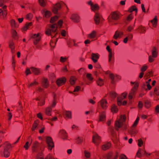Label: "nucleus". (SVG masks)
Returning <instances> with one entry per match:
<instances>
[{
  "label": "nucleus",
  "instance_id": "1",
  "mask_svg": "<svg viewBox=\"0 0 159 159\" xmlns=\"http://www.w3.org/2000/svg\"><path fill=\"white\" fill-rule=\"evenodd\" d=\"M126 119V117L125 115L120 116L119 119L116 121L115 123V128L116 130H118L119 129L122 127Z\"/></svg>",
  "mask_w": 159,
  "mask_h": 159
},
{
  "label": "nucleus",
  "instance_id": "2",
  "mask_svg": "<svg viewBox=\"0 0 159 159\" xmlns=\"http://www.w3.org/2000/svg\"><path fill=\"white\" fill-rule=\"evenodd\" d=\"M46 141L49 149L51 150L54 147V144L52 138L50 137H47L46 138Z\"/></svg>",
  "mask_w": 159,
  "mask_h": 159
},
{
  "label": "nucleus",
  "instance_id": "3",
  "mask_svg": "<svg viewBox=\"0 0 159 159\" xmlns=\"http://www.w3.org/2000/svg\"><path fill=\"white\" fill-rule=\"evenodd\" d=\"M101 140L100 137L97 134H96L93 137V142L97 146L98 145Z\"/></svg>",
  "mask_w": 159,
  "mask_h": 159
},
{
  "label": "nucleus",
  "instance_id": "4",
  "mask_svg": "<svg viewBox=\"0 0 159 159\" xmlns=\"http://www.w3.org/2000/svg\"><path fill=\"white\" fill-rule=\"evenodd\" d=\"M40 34H34L32 37V38L35 39V41L34 42V44H36L38 43L40 41L41 39V37L40 36Z\"/></svg>",
  "mask_w": 159,
  "mask_h": 159
},
{
  "label": "nucleus",
  "instance_id": "5",
  "mask_svg": "<svg viewBox=\"0 0 159 159\" xmlns=\"http://www.w3.org/2000/svg\"><path fill=\"white\" fill-rule=\"evenodd\" d=\"M66 81V79L65 77L59 78L57 80L56 83L58 86H60L64 84Z\"/></svg>",
  "mask_w": 159,
  "mask_h": 159
},
{
  "label": "nucleus",
  "instance_id": "6",
  "mask_svg": "<svg viewBox=\"0 0 159 159\" xmlns=\"http://www.w3.org/2000/svg\"><path fill=\"white\" fill-rule=\"evenodd\" d=\"M107 101L104 99H102L99 102L102 108L104 109H106L107 107Z\"/></svg>",
  "mask_w": 159,
  "mask_h": 159
},
{
  "label": "nucleus",
  "instance_id": "7",
  "mask_svg": "<svg viewBox=\"0 0 159 159\" xmlns=\"http://www.w3.org/2000/svg\"><path fill=\"white\" fill-rule=\"evenodd\" d=\"M41 83L42 86L44 88H47L49 86V82L47 78H43Z\"/></svg>",
  "mask_w": 159,
  "mask_h": 159
},
{
  "label": "nucleus",
  "instance_id": "8",
  "mask_svg": "<svg viewBox=\"0 0 159 159\" xmlns=\"http://www.w3.org/2000/svg\"><path fill=\"white\" fill-rule=\"evenodd\" d=\"M102 17L98 13H96L94 16V20L96 25H98Z\"/></svg>",
  "mask_w": 159,
  "mask_h": 159
},
{
  "label": "nucleus",
  "instance_id": "9",
  "mask_svg": "<svg viewBox=\"0 0 159 159\" xmlns=\"http://www.w3.org/2000/svg\"><path fill=\"white\" fill-rule=\"evenodd\" d=\"M111 19L114 20H116L119 18V14L116 12H114L111 14L110 16Z\"/></svg>",
  "mask_w": 159,
  "mask_h": 159
},
{
  "label": "nucleus",
  "instance_id": "10",
  "mask_svg": "<svg viewBox=\"0 0 159 159\" xmlns=\"http://www.w3.org/2000/svg\"><path fill=\"white\" fill-rule=\"evenodd\" d=\"M91 59L94 63H96L99 58V56L98 54L92 53L91 54Z\"/></svg>",
  "mask_w": 159,
  "mask_h": 159
},
{
  "label": "nucleus",
  "instance_id": "11",
  "mask_svg": "<svg viewBox=\"0 0 159 159\" xmlns=\"http://www.w3.org/2000/svg\"><path fill=\"white\" fill-rule=\"evenodd\" d=\"M70 19L75 22H78L80 21L79 17L77 14L72 15L70 17Z\"/></svg>",
  "mask_w": 159,
  "mask_h": 159
},
{
  "label": "nucleus",
  "instance_id": "12",
  "mask_svg": "<svg viewBox=\"0 0 159 159\" xmlns=\"http://www.w3.org/2000/svg\"><path fill=\"white\" fill-rule=\"evenodd\" d=\"M10 24L11 27L13 29H16L19 27L18 23L13 19H12L10 21Z\"/></svg>",
  "mask_w": 159,
  "mask_h": 159
},
{
  "label": "nucleus",
  "instance_id": "13",
  "mask_svg": "<svg viewBox=\"0 0 159 159\" xmlns=\"http://www.w3.org/2000/svg\"><path fill=\"white\" fill-rule=\"evenodd\" d=\"M111 146V144L110 143H108L102 145V150L106 151L110 148Z\"/></svg>",
  "mask_w": 159,
  "mask_h": 159
},
{
  "label": "nucleus",
  "instance_id": "14",
  "mask_svg": "<svg viewBox=\"0 0 159 159\" xmlns=\"http://www.w3.org/2000/svg\"><path fill=\"white\" fill-rule=\"evenodd\" d=\"M157 21L158 19L157 16H155L154 18L151 20V22L152 23L153 27H156L157 24Z\"/></svg>",
  "mask_w": 159,
  "mask_h": 159
},
{
  "label": "nucleus",
  "instance_id": "15",
  "mask_svg": "<svg viewBox=\"0 0 159 159\" xmlns=\"http://www.w3.org/2000/svg\"><path fill=\"white\" fill-rule=\"evenodd\" d=\"M152 56L154 58H156L157 57L158 55V52L157 51V48L155 47L153 48L152 50Z\"/></svg>",
  "mask_w": 159,
  "mask_h": 159
},
{
  "label": "nucleus",
  "instance_id": "16",
  "mask_svg": "<svg viewBox=\"0 0 159 159\" xmlns=\"http://www.w3.org/2000/svg\"><path fill=\"white\" fill-rule=\"evenodd\" d=\"M31 69L33 73L35 75H38L40 74L39 70L34 67H31Z\"/></svg>",
  "mask_w": 159,
  "mask_h": 159
},
{
  "label": "nucleus",
  "instance_id": "17",
  "mask_svg": "<svg viewBox=\"0 0 159 159\" xmlns=\"http://www.w3.org/2000/svg\"><path fill=\"white\" fill-rule=\"evenodd\" d=\"M144 105L146 108L149 109L151 106V102L148 100H146L144 102Z\"/></svg>",
  "mask_w": 159,
  "mask_h": 159
},
{
  "label": "nucleus",
  "instance_id": "18",
  "mask_svg": "<svg viewBox=\"0 0 159 159\" xmlns=\"http://www.w3.org/2000/svg\"><path fill=\"white\" fill-rule=\"evenodd\" d=\"M50 28H51V30L52 32H55L57 30V26L56 24H53L51 25Z\"/></svg>",
  "mask_w": 159,
  "mask_h": 159
},
{
  "label": "nucleus",
  "instance_id": "19",
  "mask_svg": "<svg viewBox=\"0 0 159 159\" xmlns=\"http://www.w3.org/2000/svg\"><path fill=\"white\" fill-rule=\"evenodd\" d=\"M52 111L51 107H47L46 108L45 110V113L46 115L49 116H51V112Z\"/></svg>",
  "mask_w": 159,
  "mask_h": 159
},
{
  "label": "nucleus",
  "instance_id": "20",
  "mask_svg": "<svg viewBox=\"0 0 159 159\" xmlns=\"http://www.w3.org/2000/svg\"><path fill=\"white\" fill-rule=\"evenodd\" d=\"M91 9L92 11H95L99 9V7L98 5L97 4H93L91 5Z\"/></svg>",
  "mask_w": 159,
  "mask_h": 159
},
{
  "label": "nucleus",
  "instance_id": "21",
  "mask_svg": "<svg viewBox=\"0 0 159 159\" xmlns=\"http://www.w3.org/2000/svg\"><path fill=\"white\" fill-rule=\"evenodd\" d=\"M96 34V32L95 31H93L92 32L88 35V36L89 38L93 39L95 38Z\"/></svg>",
  "mask_w": 159,
  "mask_h": 159
},
{
  "label": "nucleus",
  "instance_id": "22",
  "mask_svg": "<svg viewBox=\"0 0 159 159\" xmlns=\"http://www.w3.org/2000/svg\"><path fill=\"white\" fill-rule=\"evenodd\" d=\"M3 154L4 156L6 157H8L10 156V153L6 148H4L3 151Z\"/></svg>",
  "mask_w": 159,
  "mask_h": 159
},
{
  "label": "nucleus",
  "instance_id": "23",
  "mask_svg": "<svg viewBox=\"0 0 159 159\" xmlns=\"http://www.w3.org/2000/svg\"><path fill=\"white\" fill-rule=\"evenodd\" d=\"M135 90L134 89H132L129 93V100H131L133 98V96L134 95L135 93Z\"/></svg>",
  "mask_w": 159,
  "mask_h": 159
},
{
  "label": "nucleus",
  "instance_id": "24",
  "mask_svg": "<svg viewBox=\"0 0 159 159\" xmlns=\"http://www.w3.org/2000/svg\"><path fill=\"white\" fill-rule=\"evenodd\" d=\"M38 125V120H36L34 121L33 125L31 129L32 131H34L36 127H37Z\"/></svg>",
  "mask_w": 159,
  "mask_h": 159
},
{
  "label": "nucleus",
  "instance_id": "25",
  "mask_svg": "<svg viewBox=\"0 0 159 159\" xmlns=\"http://www.w3.org/2000/svg\"><path fill=\"white\" fill-rule=\"evenodd\" d=\"M84 155L85 157L87 158H89L91 156L90 153L87 151L85 150L84 152Z\"/></svg>",
  "mask_w": 159,
  "mask_h": 159
},
{
  "label": "nucleus",
  "instance_id": "26",
  "mask_svg": "<svg viewBox=\"0 0 159 159\" xmlns=\"http://www.w3.org/2000/svg\"><path fill=\"white\" fill-rule=\"evenodd\" d=\"M11 33L12 35V37L14 39H16L18 37V34L16 31L14 29L12 30Z\"/></svg>",
  "mask_w": 159,
  "mask_h": 159
},
{
  "label": "nucleus",
  "instance_id": "27",
  "mask_svg": "<svg viewBox=\"0 0 159 159\" xmlns=\"http://www.w3.org/2000/svg\"><path fill=\"white\" fill-rule=\"evenodd\" d=\"M135 11L136 13L137 12V9L135 6H132L129 10L128 11L129 12H131L133 11Z\"/></svg>",
  "mask_w": 159,
  "mask_h": 159
},
{
  "label": "nucleus",
  "instance_id": "28",
  "mask_svg": "<svg viewBox=\"0 0 159 159\" xmlns=\"http://www.w3.org/2000/svg\"><path fill=\"white\" fill-rule=\"evenodd\" d=\"M84 139L82 138L78 137L76 140V142L77 144H81L83 142Z\"/></svg>",
  "mask_w": 159,
  "mask_h": 159
},
{
  "label": "nucleus",
  "instance_id": "29",
  "mask_svg": "<svg viewBox=\"0 0 159 159\" xmlns=\"http://www.w3.org/2000/svg\"><path fill=\"white\" fill-rule=\"evenodd\" d=\"M106 116L104 113H102L100 115L99 121H104L105 119Z\"/></svg>",
  "mask_w": 159,
  "mask_h": 159
},
{
  "label": "nucleus",
  "instance_id": "30",
  "mask_svg": "<svg viewBox=\"0 0 159 159\" xmlns=\"http://www.w3.org/2000/svg\"><path fill=\"white\" fill-rule=\"evenodd\" d=\"M65 115L68 118L70 119L71 118V113L70 111H66Z\"/></svg>",
  "mask_w": 159,
  "mask_h": 159
},
{
  "label": "nucleus",
  "instance_id": "31",
  "mask_svg": "<svg viewBox=\"0 0 159 159\" xmlns=\"http://www.w3.org/2000/svg\"><path fill=\"white\" fill-rule=\"evenodd\" d=\"M97 84L98 85L102 86L103 84V81L102 80L99 78L98 80L97 81Z\"/></svg>",
  "mask_w": 159,
  "mask_h": 159
},
{
  "label": "nucleus",
  "instance_id": "32",
  "mask_svg": "<svg viewBox=\"0 0 159 159\" xmlns=\"http://www.w3.org/2000/svg\"><path fill=\"white\" fill-rule=\"evenodd\" d=\"M76 80V78L74 77H71L70 79V84L71 85H73L75 84V82Z\"/></svg>",
  "mask_w": 159,
  "mask_h": 159
},
{
  "label": "nucleus",
  "instance_id": "33",
  "mask_svg": "<svg viewBox=\"0 0 159 159\" xmlns=\"http://www.w3.org/2000/svg\"><path fill=\"white\" fill-rule=\"evenodd\" d=\"M9 47L11 49L12 51L15 48L14 43L12 41H11L9 43Z\"/></svg>",
  "mask_w": 159,
  "mask_h": 159
},
{
  "label": "nucleus",
  "instance_id": "34",
  "mask_svg": "<svg viewBox=\"0 0 159 159\" xmlns=\"http://www.w3.org/2000/svg\"><path fill=\"white\" fill-rule=\"evenodd\" d=\"M44 12L45 13L44 16L45 17L48 18L51 16V13L50 11L48 10L44 11Z\"/></svg>",
  "mask_w": 159,
  "mask_h": 159
},
{
  "label": "nucleus",
  "instance_id": "35",
  "mask_svg": "<svg viewBox=\"0 0 159 159\" xmlns=\"http://www.w3.org/2000/svg\"><path fill=\"white\" fill-rule=\"evenodd\" d=\"M58 18V17L56 16L52 17L51 19L50 22L52 23H53L57 20Z\"/></svg>",
  "mask_w": 159,
  "mask_h": 159
},
{
  "label": "nucleus",
  "instance_id": "36",
  "mask_svg": "<svg viewBox=\"0 0 159 159\" xmlns=\"http://www.w3.org/2000/svg\"><path fill=\"white\" fill-rule=\"evenodd\" d=\"M113 38L115 39H117L118 38H120L119 35V34L118 33V30H117L115 32V34L113 36Z\"/></svg>",
  "mask_w": 159,
  "mask_h": 159
},
{
  "label": "nucleus",
  "instance_id": "37",
  "mask_svg": "<svg viewBox=\"0 0 159 159\" xmlns=\"http://www.w3.org/2000/svg\"><path fill=\"white\" fill-rule=\"evenodd\" d=\"M109 77L111 80V83L113 84L114 83V80L115 79V76L114 74L112 73H110L109 74Z\"/></svg>",
  "mask_w": 159,
  "mask_h": 159
},
{
  "label": "nucleus",
  "instance_id": "38",
  "mask_svg": "<svg viewBox=\"0 0 159 159\" xmlns=\"http://www.w3.org/2000/svg\"><path fill=\"white\" fill-rule=\"evenodd\" d=\"M111 111L114 113H116L118 111V109L115 105H113L111 108Z\"/></svg>",
  "mask_w": 159,
  "mask_h": 159
},
{
  "label": "nucleus",
  "instance_id": "39",
  "mask_svg": "<svg viewBox=\"0 0 159 159\" xmlns=\"http://www.w3.org/2000/svg\"><path fill=\"white\" fill-rule=\"evenodd\" d=\"M39 4L42 7H44L45 6L46 3L44 0H39Z\"/></svg>",
  "mask_w": 159,
  "mask_h": 159
},
{
  "label": "nucleus",
  "instance_id": "40",
  "mask_svg": "<svg viewBox=\"0 0 159 159\" xmlns=\"http://www.w3.org/2000/svg\"><path fill=\"white\" fill-rule=\"evenodd\" d=\"M113 153L111 152L107 154L106 156L107 159H112L113 156Z\"/></svg>",
  "mask_w": 159,
  "mask_h": 159
},
{
  "label": "nucleus",
  "instance_id": "41",
  "mask_svg": "<svg viewBox=\"0 0 159 159\" xmlns=\"http://www.w3.org/2000/svg\"><path fill=\"white\" fill-rule=\"evenodd\" d=\"M139 120V117L138 116L136 120H135L134 124L132 126V127H135L138 124Z\"/></svg>",
  "mask_w": 159,
  "mask_h": 159
},
{
  "label": "nucleus",
  "instance_id": "42",
  "mask_svg": "<svg viewBox=\"0 0 159 159\" xmlns=\"http://www.w3.org/2000/svg\"><path fill=\"white\" fill-rule=\"evenodd\" d=\"M39 144V143L37 141H35L33 143V146L32 147L33 151H34V149L37 148Z\"/></svg>",
  "mask_w": 159,
  "mask_h": 159
},
{
  "label": "nucleus",
  "instance_id": "43",
  "mask_svg": "<svg viewBox=\"0 0 159 159\" xmlns=\"http://www.w3.org/2000/svg\"><path fill=\"white\" fill-rule=\"evenodd\" d=\"M86 77L89 81H92L93 78L92 77V75L90 74H87L86 75Z\"/></svg>",
  "mask_w": 159,
  "mask_h": 159
},
{
  "label": "nucleus",
  "instance_id": "44",
  "mask_svg": "<svg viewBox=\"0 0 159 159\" xmlns=\"http://www.w3.org/2000/svg\"><path fill=\"white\" fill-rule=\"evenodd\" d=\"M38 83L37 82L36 80H35L33 82L31 83L29 85V87H32L34 85H38Z\"/></svg>",
  "mask_w": 159,
  "mask_h": 159
},
{
  "label": "nucleus",
  "instance_id": "45",
  "mask_svg": "<svg viewBox=\"0 0 159 159\" xmlns=\"http://www.w3.org/2000/svg\"><path fill=\"white\" fill-rule=\"evenodd\" d=\"M123 100V98H121L120 97H118L117 98V104L119 106H120L121 104V102Z\"/></svg>",
  "mask_w": 159,
  "mask_h": 159
},
{
  "label": "nucleus",
  "instance_id": "46",
  "mask_svg": "<svg viewBox=\"0 0 159 159\" xmlns=\"http://www.w3.org/2000/svg\"><path fill=\"white\" fill-rule=\"evenodd\" d=\"M30 145V144H29V142L27 141L24 147L25 148V150H27L29 148Z\"/></svg>",
  "mask_w": 159,
  "mask_h": 159
},
{
  "label": "nucleus",
  "instance_id": "47",
  "mask_svg": "<svg viewBox=\"0 0 159 159\" xmlns=\"http://www.w3.org/2000/svg\"><path fill=\"white\" fill-rule=\"evenodd\" d=\"M60 132L61 134L63 135L65 138L67 137L66 133L64 130H62L60 131Z\"/></svg>",
  "mask_w": 159,
  "mask_h": 159
},
{
  "label": "nucleus",
  "instance_id": "48",
  "mask_svg": "<svg viewBox=\"0 0 159 159\" xmlns=\"http://www.w3.org/2000/svg\"><path fill=\"white\" fill-rule=\"evenodd\" d=\"M133 17L132 14H130L127 17V20L129 21H130L133 19Z\"/></svg>",
  "mask_w": 159,
  "mask_h": 159
},
{
  "label": "nucleus",
  "instance_id": "49",
  "mask_svg": "<svg viewBox=\"0 0 159 159\" xmlns=\"http://www.w3.org/2000/svg\"><path fill=\"white\" fill-rule=\"evenodd\" d=\"M52 32L50 29H48L46 31L45 34L48 35H51Z\"/></svg>",
  "mask_w": 159,
  "mask_h": 159
},
{
  "label": "nucleus",
  "instance_id": "50",
  "mask_svg": "<svg viewBox=\"0 0 159 159\" xmlns=\"http://www.w3.org/2000/svg\"><path fill=\"white\" fill-rule=\"evenodd\" d=\"M138 107L140 109L142 108L143 107V103L141 101H139L138 103Z\"/></svg>",
  "mask_w": 159,
  "mask_h": 159
},
{
  "label": "nucleus",
  "instance_id": "51",
  "mask_svg": "<svg viewBox=\"0 0 159 159\" xmlns=\"http://www.w3.org/2000/svg\"><path fill=\"white\" fill-rule=\"evenodd\" d=\"M138 145L139 147H141L142 145L143 144V141L142 139H139L138 140Z\"/></svg>",
  "mask_w": 159,
  "mask_h": 159
},
{
  "label": "nucleus",
  "instance_id": "52",
  "mask_svg": "<svg viewBox=\"0 0 159 159\" xmlns=\"http://www.w3.org/2000/svg\"><path fill=\"white\" fill-rule=\"evenodd\" d=\"M148 67L147 66H143L141 68V71L143 72L144 71H145L147 69Z\"/></svg>",
  "mask_w": 159,
  "mask_h": 159
},
{
  "label": "nucleus",
  "instance_id": "53",
  "mask_svg": "<svg viewBox=\"0 0 159 159\" xmlns=\"http://www.w3.org/2000/svg\"><path fill=\"white\" fill-rule=\"evenodd\" d=\"M154 61V59L152 56H150L148 57V61L150 62H152Z\"/></svg>",
  "mask_w": 159,
  "mask_h": 159
},
{
  "label": "nucleus",
  "instance_id": "54",
  "mask_svg": "<svg viewBox=\"0 0 159 159\" xmlns=\"http://www.w3.org/2000/svg\"><path fill=\"white\" fill-rule=\"evenodd\" d=\"M59 10L56 7H54L52 9V11L54 14H57Z\"/></svg>",
  "mask_w": 159,
  "mask_h": 159
},
{
  "label": "nucleus",
  "instance_id": "55",
  "mask_svg": "<svg viewBox=\"0 0 159 159\" xmlns=\"http://www.w3.org/2000/svg\"><path fill=\"white\" fill-rule=\"evenodd\" d=\"M141 149L140 148L139 149L136 153V156L138 157H140L141 156Z\"/></svg>",
  "mask_w": 159,
  "mask_h": 159
},
{
  "label": "nucleus",
  "instance_id": "56",
  "mask_svg": "<svg viewBox=\"0 0 159 159\" xmlns=\"http://www.w3.org/2000/svg\"><path fill=\"white\" fill-rule=\"evenodd\" d=\"M32 17V15L31 13H29L26 16V18L28 19H31Z\"/></svg>",
  "mask_w": 159,
  "mask_h": 159
},
{
  "label": "nucleus",
  "instance_id": "57",
  "mask_svg": "<svg viewBox=\"0 0 159 159\" xmlns=\"http://www.w3.org/2000/svg\"><path fill=\"white\" fill-rule=\"evenodd\" d=\"M134 29V27L131 26H129L127 30L128 32H131Z\"/></svg>",
  "mask_w": 159,
  "mask_h": 159
},
{
  "label": "nucleus",
  "instance_id": "58",
  "mask_svg": "<svg viewBox=\"0 0 159 159\" xmlns=\"http://www.w3.org/2000/svg\"><path fill=\"white\" fill-rule=\"evenodd\" d=\"M54 7H56L58 9H60L61 7V5L60 3H58L55 4Z\"/></svg>",
  "mask_w": 159,
  "mask_h": 159
},
{
  "label": "nucleus",
  "instance_id": "59",
  "mask_svg": "<svg viewBox=\"0 0 159 159\" xmlns=\"http://www.w3.org/2000/svg\"><path fill=\"white\" fill-rule=\"evenodd\" d=\"M139 86V84L138 83H136L134 84V88L133 89H134L135 90V91L137 89V88Z\"/></svg>",
  "mask_w": 159,
  "mask_h": 159
},
{
  "label": "nucleus",
  "instance_id": "60",
  "mask_svg": "<svg viewBox=\"0 0 159 159\" xmlns=\"http://www.w3.org/2000/svg\"><path fill=\"white\" fill-rule=\"evenodd\" d=\"M67 58L65 57H61L60 58V61L62 62H64L66 60Z\"/></svg>",
  "mask_w": 159,
  "mask_h": 159
},
{
  "label": "nucleus",
  "instance_id": "61",
  "mask_svg": "<svg viewBox=\"0 0 159 159\" xmlns=\"http://www.w3.org/2000/svg\"><path fill=\"white\" fill-rule=\"evenodd\" d=\"M25 73L26 75H28L30 74L31 73V72L30 70V69L28 68H27L26 69Z\"/></svg>",
  "mask_w": 159,
  "mask_h": 159
},
{
  "label": "nucleus",
  "instance_id": "62",
  "mask_svg": "<svg viewBox=\"0 0 159 159\" xmlns=\"http://www.w3.org/2000/svg\"><path fill=\"white\" fill-rule=\"evenodd\" d=\"M57 102L56 100H53L51 106L52 107H54L56 105Z\"/></svg>",
  "mask_w": 159,
  "mask_h": 159
},
{
  "label": "nucleus",
  "instance_id": "63",
  "mask_svg": "<svg viewBox=\"0 0 159 159\" xmlns=\"http://www.w3.org/2000/svg\"><path fill=\"white\" fill-rule=\"evenodd\" d=\"M127 158L126 156L124 154L121 155L119 158V159H126Z\"/></svg>",
  "mask_w": 159,
  "mask_h": 159
},
{
  "label": "nucleus",
  "instance_id": "64",
  "mask_svg": "<svg viewBox=\"0 0 159 159\" xmlns=\"http://www.w3.org/2000/svg\"><path fill=\"white\" fill-rule=\"evenodd\" d=\"M155 93L157 95H159V90L157 88H155L154 90Z\"/></svg>",
  "mask_w": 159,
  "mask_h": 159
}]
</instances>
